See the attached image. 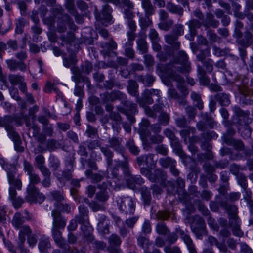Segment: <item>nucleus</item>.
<instances>
[{
  "label": "nucleus",
  "instance_id": "bb28decb",
  "mask_svg": "<svg viewBox=\"0 0 253 253\" xmlns=\"http://www.w3.org/2000/svg\"><path fill=\"white\" fill-rule=\"evenodd\" d=\"M178 37L174 35L172 33L171 34L166 35L165 36V39L166 43L170 45L172 48V50H178L180 47V42L178 41Z\"/></svg>",
  "mask_w": 253,
  "mask_h": 253
},
{
  "label": "nucleus",
  "instance_id": "f257e3e1",
  "mask_svg": "<svg viewBox=\"0 0 253 253\" xmlns=\"http://www.w3.org/2000/svg\"><path fill=\"white\" fill-rule=\"evenodd\" d=\"M158 67L172 80L178 83H183L185 82L183 77L176 73L175 71L182 74L189 71L190 64L188 62V56L184 51H179L177 55L173 57V61L164 65H159Z\"/></svg>",
  "mask_w": 253,
  "mask_h": 253
},
{
  "label": "nucleus",
  "instance_id": "7ed1b4c3",
  "mask_svg": "<svg viewBox=\"0 0 253 253\" xmlns=\"http://www.w3.org/2000/svg\"><path fill=\"white\" fill-rule=\"evenodd\" d=\"M116 202L120 212L125 214L133 215L136 208L134 198L129 196H121L116 198Z\"/></svg>",
  "mask_w": 253,
  "mask_h": 253
},
{
  "label": "nucleus",
  "instance_id": "b1692460",
  "mask_svg": "<svg viewBox=\"0 0 253 253\" xmlns=\"http://www.w3.org/2000/svg\"><path fill=\"white\" fill-rule=\"evenodd\" d=\"M112 9L108 4H105L102 8L101 13L98 18L99 20L102 23H109L111 21L112 18L111 15Z\"/></svg>",
  "mask_w": 253,
  "mask_h": 253
},
{
  "label": "nucleus",
  "instance_id": "338daca9",
  "mask_svg": "<svg viewBox=\"0 0 253 253\" xmlns=\"http://www.w3.org/2000/svg\"><path fill=\"white\" fill-rule=\"evenodd\" d=\"M206 23L213 28H217L219 25V22L214 18L211 13H208L206 16Z\"/></svg>",
  "mask_w": 253,
  "mask_h": 253
},
{
  "label": "nucleus",
  "instance_id": "58836bf2",
  "mask_svg": "<svg viewBox=\"0 0 253 253\" xmlns=\"http://www.w3.org/2000/svg\"><path fill=\"white\" fill-rule=\"evenodd\" d=\"M127 89L131 95L136 97V98H138L139 96L138 84L135 81L133 80L128 81Z\"/></svg>",
  "mask_w": 253,
  "mask_h": 253
},
{
  "label": "nucleus",
  "instance_id": "774afa93",
  "mask_svg": "<svg viewBox=\"0 0 253 253\" xmlns=\"http://www.w3.org/2000/svg\"><path fill=\"white\" fill-rule=\"evenodd\" d=\"M8 79L10 84L12 85H17L20 84L24 80V77L19 75L10 74Z\"/></svg>",
  "mask_w": 253,
  "mask_h": 253
},
{
  "label": "nucleus",
  "instance_id": "4468645a",
  "mask_svg": "<svg viewBox=\"0 0 253 253\" xmlns=\"http://www.w3.org/2000/svg\"><path fill=\"white\" fill-rule=\"evenodd\" d=\"M18 236L20 237L21 236L24 238H26L25 236H27V242L30 246L33 247L37 242V236L35 234L32 233V231L29 225H25L21 230L19 231Z\"/></svg>",
  "mask_w": 253,
  "mask_h": 253
},
{
  "label": "nucleus",
  "instance_id": "f3484780",
  "mask_svg": "<svg viewBox=\"0 0 253 253\" xmlns=\"http://www.w3.org/2000/svg\"><path fill=\"white\" fill-rule=\"evenodd\" d=\"M176 232L186 246L189 252L196 248L187 230H183L179 228H176Z\"/></svg>",
  "mask_w": 253,
  "mask_h": 253
},
{
  "label": "nucleus",
  "instance_id": "49530a36",
  "mask_svg": "<svg viewBox=\"0 0 253 253\" xmlns=\"http://www.w3.org/2000/svg\"><path fill=\"white\" fill-rule=\"evenodd\" d=\"M190 96L193 101L194 106L199 110H202L204 108V103L202 100L201 95L195 92H192Z\"/></svg>",
  "mask_w": 253,
  "mask_h": 253
},
{
  "label": "nucleus",
  "instance_id": "9b49d317",
  "mask_svg": "<svg viewBox=\"0 0 253 253\" xmlns=\"http://www.w3.org/2000/svg\"><path fill=\"white\" fill-rule=\"evenodd\" d=\"M53 219L52 228L64 229L66 225V219L62 215L58 209H53L51 211Z\"/></svg>",
  "mask_w": 253,
  "mask_h": 253
},
{
  "label": "nucleus",
  "instance_id": "20e7f679",
  "mask_svg": "<svg viewBox=\"0 0 253 253\" xmlns=\"http://www.w3.org/2000/svg\"><path fill=\"white\" fill-rule=\"evenodd\" d=\"M188 223L190 225L192 231L198 239H202V232L205 228V223L203 218L199 215L188 217Z\"/></svg>",
  "mask_w": 253,
  "mask_h": 253
},
{
  "label": "nucleus",
  "instance_id": "423d86ee",
  "mask_svg": "<svg viewBox=\"0 0 253 253\" xmlns=\"http://www.w3.org/2000/svg\"><path fill=\"white\" fill-rule=\"evenodd\" d=\"M61 229L51 228L52 236L56 245L62 249L63 253H71L70 247L62 236Z\"/></svg>",
  "mask_w": 253,
  "mask_h": 253
},
{
  "label": "nucleus",
  "instance_id": "6e6d98bb",
  "mask_svg": "<svg viewBox=\"0 0 253 253\" xmlns=\"http://www.w3.org/2000/svg\"><path fill=\"white\" fill-rule=\"evenodd\" d=\"M77 61L76 56L73 54H70L68 57L63 58V64L65 67L70 68L72 66H74Z\"/></svg>",
  "mask_w": 253,
  "mask_h": 253
},
{
  "label": "nucleus",
  "instance_id": "72a5a7b5",
  "mask_svg": "<svg viewBox=\"0 0 253 253\" xmlns=\"http://www.w3.org/2000/svg\"><path fill=\"white\" fill-rule=\"evenodd\" d=\"M141 199L144 206L150 205L152 200V197L150 190L146 186H143L140 190Z\"/></svg>",
  "mask_w": 253,
  "mask_h": 253
},
{
  "label": "nucleus",
  "instance_id": "412c9836",
  "mask_svg": "<svg viewBox=\"0 0 253 253\" xmlns=\"http://www.w3.org/2000/svg\"><path fill=\"white\" fill-rule=\"evenodd\" d=\"M43 176L41 184L44 188H49L51 186V171L47 167L39 169Z\"/></svg>",
  "mask_w": 253,
  "mask_h": 253
},
{
  "label": "nucleus",
  "instance_id": "cd10ccee",
  "mask_svg": "<svg viewBox=\"0 0 253 253\" xmlns=\"http://www.w3.org/2000/svg\"><path fill=\"white\" fill-rule=\"evenodd\" d=\"M144 183V181L140 175H131L126 179V183L128 188L134 189L136 185H140Z\"/></svg>",
  "mask_w": 253,
  "mask_h": 253
},
{
  "label": "nucleus",
  "instance_id": "69168bd1",
  "mask_svg": "<svg viewBox=\"0 0 253 253\" xmlns=\"http://www.w3.org/2000/svg\"><path fill=\"white\" fill-rule=\"evenodd\" d=\"M212 50L213 54L217 57L225 56L230 52V49L229 48H226L224 49H221L215 45H213L212 46Z\"/></svg>",
  "mask_w": 253,
  "mask_h": 253
},
{
  "label": "nucleus",
  "instance_id": "7c9ffc66",
  "mask_svg": "<svg viewBox=\"0 0 253 253\" xmlns=\"http://www.w3.org/2000/svg\"><path fill=\"white\" fill-rule=\"evenodd\" d=\"M16 174H9L7 178L8 183L10 185L9 188H13L16 191V189L18 190L21 189L22 183L20 178L16 177Z\"/></svg>",
  "mask_w": 253,
  "mask_h": 253
},
{
  "label": "nucleus",
  "instance_id": "de8ad7c7",
  "mask_svg": "<svg viewBox=\"0 0 253 253\" xmlns=\"http://www.w3.org/2000/svg\"><path fill=\"white\" fill-rule=\"evenodd\" d=\"M49 167L53 171L57 170L60 167V162L59 159L53 155H50L49 159Z\"/></svg>",
  "mask_w": 253,
  "mask_h": 253
},
{
  "label": "nucleus",
  "instance_id": "09e8293b",
  "mask_svg": "<svg viewBox=\"0 0 253 253\" xmlns=\"http://www.w3.org/2000/svg\"><path fill=\"white\" fill-rule=\"evenodd\" d=\"M240 42L243 46H249L253 43V35L251 32L247 31L245 33L244 38L240 40Z\"/></svg>",
  "mask_w": 253,
  "mask_h": 253
},
{
  "label": "nucleus",
  "instance_id": "603ef678",
  "mask_svg": "<svg viewBox=\"0 0 253 253\" xmlns=\"http://www.w3.org/2000/svg\"><path fill=\"white\" fill-rule=\"evenodd\" d=\"M50 243L47 238H42L38 244V247L41 253H46V250L50 248Z\"/></svg>",
  "mask_w": 253,
  "mask_h": 253
},
{
  "label": "nucleus",
  "instance_id": "a878e982",
  "mask_svg": "<svg viewBox=\"0 0 253 253\" xmlns=\"http://www.w3.org/2000/svg\"><path fill=\"white\" fill-rule=\"evenodd\" d=\"M24 216L19 212H16L13 217L11 223L16 229L21 231L22 228L25 225H23L25 221Z\"/></svg>",
  "mask_w": 253,
  "mask_h": 253
},
{
  "label": "nucleus",
  "instance_id": "dca6fc26",
  "mask_svg": "<svg viewBox=\"0 0 253 253\" xmlns=\"http://www.w3.org/2000/svg\"><path fill=\"white\" fill-rule=\"evenodd\" d=\"M223 141L229 146H232L235 150L238 151H244L246 156L250 157L247 151L245 150V146L241 140L235 139L232 137H228L227 136L223 137Z\"/></svg>",
  "mask_w": 253,
  "mask_h": 253
},
{
  "label": "nucleus",
  "instance_id": "aec40b11",
  "mask_svg": "<svg viewBox=\"0 0 253 253\" xmlns=\"http://www.w3.org/2000/svg\"><path fill=\"white\" fill-rule=\"evenodd\" d=\"M229 219V228H232L233 234L236 236H242L243 232L240 229V219L239 217H230Z\"/></svg>",
  "mask_w": 253,
  "mask_h": 253
},
{
  "label": "nucleus",
  "instance_id": "5701e85b",
  "mask_svg": "<svg viewBox=\"0 0 253 253\" xmlns=\"http://www.w3.org/2000/svg\"><path fill=\"white\" fill-rule=\"evenodd\" d=\"M153 157L154 155L151 154L140 156L136 158L137 163L139 166L145 165L152 168L154 166Z\"/></svg>",
  "mask_w": 253,
  "mask_h": 253
},
{
  "label": "nucleus",
  "instance_id": "0e129e2a",
  "mask_svg": "<svg viewBox=\"0 0 253 253\" xmlns=\"http://www.w3.org/2000/svg\"><path fill=\"white\" fill-rule=\"evenodd\" d=\"M60 39L63 42L67 44H70L75 40V35L72 32H68L66 35H62Z\"/></svg>",
  "mask_w": 253,
  "mask_h": 253
},
{
  "label": "nucleus",
  "instance_id": "680f3d73",
  "mask_svg": "<svg viewBox=\"0 0 253 253\" xmlns=\"http://www.w3.org/2000/svg\"><path fill=\"white\" fill-rule=\"evenodd\" d=\"M211 56L210 48L207 47L205 49L201 50L199 53L197 54V59L200 62L207 60L206 57Z\"/></svg>",
  "mask_w": 253,
  "mask_h": 253
},
{
  "label": "nucleus",
  "instance_id": "6ab92c4d",
  "mask_svg": "<svg viewBox=\"0 0 253 253\" xmlns=\"http://www.w3.org/2000/svg\"><path fill=\"white\" fill-rule=\"evenodd\" d=\"M6 63L7 68L12 72L19 70L24 72L27 69V66L25 63H22L21 61H19L13 58L6 60Z\"/></svg>",
  "mask_w": 253,
  "mask_h": 253
},
{
  "label": "nucleus",
  "instance_id": "052dcab7",
  "mask_svg": "<svg viewBox=\"0 0 253 253\" xmlns=\"http://www.w3.org/2000/svg\"><path fill=\"white\" fill-rule=\"evenodd\" d=\"M156 230L158 234L162 235H167L169 232L166 224L163 222H160L157 224Z\"/></svg>",
  "mask_w": 253,
  "mask_h": 253
},
{
  "label": "nucleus",
  "instance_id": "4d7b16f0",
  "mask_svg": "<svg viewBox=\"0 0 253 253\" xmlns=\"http://www.w3.org/2000/svg\"><path fill=\"white\" fill-rule=\"evenodd\" d=\"M133 43H125L124 46V55L129 59L133 60L135 57V52L132 46Z\"/></svg>",
  "mask_w": 253,
  "mask_h": 253
},
{
  "label": "nucleus",
  "instance_id": "0eeeda50",
  "mask_svg": "<svg viewBox=\"0 0 253 253\" xmlns=\"http://www.w3.org/2000/svg\"><path fill=\"white\" fill-rule=\"evenodd\" d=\"M23 169L28 176L29 183L28 186H36V185L41 183L42 180L40 176L36 173L33 165L25 159L23 161Z\"/></svg>",
  "mask_w": 253,
  "mask_h": 253
},
{
  "label": "nucleus",
  "instance_id": "c756f323",
  "mask_svg": "<svg viewBox=\"0 0 253 253\" xmlns=\"http://www.w3.org/2000/svg\"><path fill=\"white\" fill-rule=\"evenodd\" d=\"M197 72L199 76V79L201 84L204 86L209 85L210 79L206 75V71L204 68L198 65L197 66Z\"/></svg>",
  "mask_w": 253,
  "mask_h": 253
},
{
  "label": "nucleus",
  "instance_id": "f8f14e48",
  "mask_svg": "<svg viewBox=\"0 0 253 253\" xmlns=\"http://www.w3.org/2000/svg\"><path fill=\"white\" fill-rule=\"evenodd\" d=\"M79 213L75 218L77 220L79 224L84 225L85 227L88 226L89 222V211L88 208L84 205L78 207Z\"/></svg>",
  "mask_w": 253,
  "mask_h": 253
},
{
  "label": "nucleus",
  "instance_id": "39448f33",
  "mask_svg": "<svg viewBox=\"0 0 253 253\" xmlns=\"http://www.w3.org/2000/svg\"><path fill=\"white\" fill-rule=\"evenodd\" d=\"M27 195L25 200L30 203L42 204L45 200V197L44 194L40 192L36 186H28L27 188Z\"/></svg>",
  "mask_w": 253,
  "mask_h": 253
},
{
  "label": "nucleus",
  "instance_id": "473e14b6",
  "mask_svg": "<svg viewBox=\"0 0 253 253\" xmlns=\"http://www.w3.org/2000/svg\"><path fill=\"white\" fill-rule=\"evenodd\" d=\"M100 150L103 155L105 157V159L108 167H109L112 166L114 153L110 149V147L107 146H101Z\"/></svg>",
  "mask_w": 253,
  "mask_h": 253
},
{
  "label": "nucleus",
  "instance_id": "37998d69",
  "mask_svg": "<svg viewBox=\"0 0 253 253\" xmlns=\"http://www.w3.org/2000/svg\"><path fill=\"white\" fill-rule=\"evenodd\" d=\"M164 50L165 52H159L157 55V57L162 62L166 61L168 59L169 56H173L174 54L173 51L169 46H166L164 47Z\"/></svg>",
  "mask_w": 253,
  "mask_h": 253
},
{
  "label": "nucleus",
  "instance_id": "ddd939ff",
  "mask_svg": "<svg viewBox=\"0 0 253 253\" xmlns=\"http://www.w3.org/2000/svg\"><path fill=\"white\" fill-rule=\"evenodd\" d=\"M100 46L102 48L100 52L104 56H110V55L116 56L117 54L116 52L114 51L117 48V44L112 38L109 42H101Z\"/></svg>",
  "mask_w": 253,
  "mask_h": 253
},
{
  "label": "nucleus",
  "instance_id": "e2e57ef3",
  "mask_svg": "<svg viewBox=\"0 0 253 253\" xmlns=\"http://www.w3.org/2000/svg\"><path fill=\"white\" fill-rule=\"evenodd\" d=\"M26 23V20L23 18H20L16 20L15 33L21 34L23 33L24 27Z\"/></svg>",
  "mask_w": 253,
  "mask_h": 253
},
{
  "label": "nucleus",
  "instance_id": "393cba45",
  "mask_svg": "<svg viewBox=\"0 0 253 253\" xmlns=\"http://www.w3.org/2000/svg\"><path fill=\"white\" fill-rule=\"evenodd\" d=\"M219 204L223 209L227 211L229 217H236L238 216V208L235 205L229 204L227 201L223 200L221 201Z\"/></svg>",
  "mask_w": 253,
  "mask_h": 253
},
{
  "label": "nucleus",
  "instance_id": "f704fd0d",
  "mask_svg": "<svg viewBox=\"0 0 253 253\" xmlns=\"http://www.w3.org/2000/svg\"><path fill=\"white\" fill-rule=\"evenodd\" d=\"M71 71L73 74L72 79L76 84H79L82 81H84L85 77L82 75V70L78 67L73 66L71 68Z\"/></svg>",
  "mask_w": 253,
  "mask_h": 253
},
{
  "label": "nucleus",
  "instance_id": "3c124183",
  "mask_svg": "<svg viewBox=\"0 0 253 253\" xmlns=\"http://www.w3.org/2000/svg\"><path fill=\"white\" fill-rule=\"evenodd\" d=\"M151 16H144L140 15L139 16V24L142 29H146L148 26L152 24L151 19L150 18Z\"/></svg>",
  "mask_w": 253,
  "mask_h": 253
},
{
  "label": "nucleus",
  "instance_id": "e433bc0d",
  "mask_svg": "<svg viewBox=\"0 0 253 253\" xmlns=\"http://www.w3.org/2000/svg\"><path fill=\"white\" fill-rule=\"evenodd\" d=\"M214 98L221 106H228L230 104L229 95L224 93H217L214 95Z\"/></svg>",
  "mask_w": 253,
  "mask_h": 253
},
{
  "label": "nucleus",
  "instance_id": "2eb2a0df",
  "mask_svg": "<svg viewBox=\"0 0 253 253\" xmlns=\"http://www.w3.org/2000/svg\"><path fill=\"white\" fill-rule=\"evenodd\" d=\"M0 127L5 128L8 136L17 132L13 127L12 116L11 115L0 116Z\"/></svg>",
  "mask_w": 253,
  "mask_h": 253
},
{
  "label": "nucleus",
  "instance_id": "a18cd8bd",
  "mask_svg": "<svg viewBox=\"0 0 253 253\" xmlns=\"http://www.w3.org/2000/svg\"><path fill=\"white\" fill-rule=\"evenodd\" d=\"M159 163L160 165L164 168L169 169L173 167L174 165H176V161L169 157L166 158H162L159 159Z\"/></svg>",
  "mask_w": 253,
  "mask_h": 253
},
{
  "label": "nucleus",
  "instance_id": "c03bdc74",
  "mask_svg": "<svg viewBox=\"0 0 253 253\" xmlns=\"http://www.w3.org/2000/svg\"><path fill=\"white\" fill-rule=\"evenodd\" d=\"M136 79L138 82H142L145 85L151 86L155 80V78L151 75L147 74L145 76L138 75Z\"/></svg>",
  "mask_w": 253,
  "mask_h": 253
},
{
  "label": "nucleus",
  "instance_id": "4c0bfd02",
  "mask_svg": "<svg viewBox=\"0 0 253 253\" xmlns=\"http://www.w3.org/2000/svg\"><path fill=\"white\" fill-rule=\"evenodd\" d=\"M141 6L146 15L152 16L155 14V7L153 5L150 0H144L141 1Z\"/></svg>",
  "mask_w": 253,
  "mask_h": 253
},
{
  "label": "nucleus",
  "instance_id": "8fccbe9b",
  "mask_svg": "<svg viewBox=\"0 0 253 253\" xmlns=\"http://www.w3.org/2000/svg\"><path fill=\"white\" fill-rule=\"evenodd\" d=\"M126 147L129 150L130 152L134 155H138L140 152L138 147L135 145L133 139L129 138L126 142Z\"/></svg>",
  "mask_w": 253,
  "mask_h": 253
},
{
  "label": "nucleus",
  "instance_id": "c9c22d12",
  "mask_svg": "<svg viewBox=\"0 0 253 253\" xmlns=\"http://www.w3.org/2000/svg\"><path fill=\"white\" fill-rule=\"evenodd\" d=\"M0 165L6 171L7 177L9 174H16L17 169L15 166L13 164L6 162L2 157H0Z\"/></svg>",
  "mask_w": 253,
  "mask_h": 253
},
{
  "label": "nucleus",
  "instance_id": "79ce46f5",
  "mask_svg": "<svg viewBox=\"0 0 253 253\" xmlns=\"http://www.w3.org/2000/svg\"><path fill=\"white\" fill-rule=\"evenodd\" d=\"M59 146L58 142L55 139H49L46 141V148H43L41 145L38 146V148L40 149V152H42L46 151H54L57 149Z\"/></svg>",
  "mask_w": 253,
  "mask_h": 253
},
{
  "label": "nucleus",
  "instance_id": "13d9d810",
  "mask_svg": "<svg viewBox=\"0 0 253 253\" xmlns=\"http://www.w3.org/2000/svg\"><path fill=\"white\" fill-rule=\"evenodd\" d=\"M108 242L111 246L119 247L122 243V240L119 235L112 234L108 238Z\"/></svg>",
  "mask_w": 253,
  "mask_h": 253
},
{
  "label": "nucleus",
  "instance_id": "4be33fe9",
  "mask_svg": "<svg viewBox=\"0 0 253 253\" xmlns=\"http://www.w3.org/2000/svg\"><path fill=\"white\" fill-rule=\"evenodd\" d=\"M136 101L140 106L145 107L147 104H151L154 102L152 96L151 95L149 89H145L142 94L141 98L139 96L136 98Z\"/></svg>",
  "mask_w": 253,
  "mask_h": 253
},
{
  "label": "nucleus",
  "instance_id": "2f4dec72",
  "mask_svg": "<svg viewBox=\"0 0 253 253\" xmlns=\"http://www.w3.org/2000/svg\"><path fill=\"white\" fill-rule=\"evenodd\" d=\"M9 198L12 201L14 207L16 208H19L24 203L23 198L21 197H17V192L13 188L9 189Z\"/></svg>",
  "mask_w": 253,
  "mask_h": 253
},
{
  "label": "nucleus",
  "instance_id": "5fc2aeb1",
  "mask_svg": "<svg viewBox=\"0 0 253 253\" xmlns=\"http://www.w3.org/2000/svg\"><path fill=\"white\" fill-rule=\"evenodd\" d=\"M116 5H120L124 9H134V4L129 0H113Z\"/></svg>",
  "mask_w": 253,
  "mask_h": 253
},
{
  "label": "nucleus",
  "instance_id": "6e6552de",
  "mask_svg": "<svg viewBox=\"0 0 253 253\" xmlns=\"http://www.w3.org/2000/svg\"><path fill=\"white\" fill-rule=\"evenodd\" d=\"M59 21L57 22V30L59 33H64L67 30L66 24H68L70 29L74 31L77 29L72 19L66 13H61L58 17Z\"/></svg>",
  "mask_w": 253,
  "mask_h": 253
},
{
  "label": "nucleus",
  "instance_id": "ea45409f",
  "mask_svg": "<svg viewBox=\"0 0 253 253\" xmlns=\"http://www.w3.org/2000/svg\"><path fill=\"white\" fill-rule=\"evenodd\" d=\"M9 137L13 141L15 150L18 152H22L24 150V147L21 146L22 142L20 137L17 132L14 133Z\"/></svg>",
  "mask_w": 253,
  "mask_h": 253
},
{
  "label": "nucleus",
  "instance_id": "9d476101",
  "mask_svg": "<svg viewBox=\"0 0 253 253\" xmlns=\"http://www.w3.org/2000/svg\"><path fill=\"white\" fill-rule=\"evenodd\" d=\"M164 135L172 141V145L176 149L177 153L180 157L183 159L187 158L186 154L181 149L179 142L176 137L174 132L170 129L167 128L164 131Z\"/></svg>",
  "mask_w": 253,
  "mask_h": 253
},
{
  "label": "nucleus",
  "instance_id": "bf43d9fd",
  "mask_svg": "<svg viewBox=\"0 0 253 253\" xmlns=\"http://www.w3.org/2000/svg\"><path fill=\"white\" fill-rule=\"evenodd\" d=\"M239 131L241 136L244 139L248 138L251 135V128L248 125H246L244 126H240L239 127Z\"/></svg>",
  "mask_w": 253,
  "mask_h": 253
},
{
  "label": "nucleus",
  "instance_id": "c85d7f7f",
  "mask_svg": "<svg viewBox=\"0 0 253 253\" xmlns=\"http://www.w3.org/2000/svg\"><path fill=\"white\" fill-rule=\"evenodd\" d=\"M167 10L173 14L181 16L183 15L184 9L182 7L179 5H176L171 1H169L166 4Z\"/></svg>",
  "mask_w": 253,
  "mask_h": 253
},
{
  "label": "nucleus",
  "instance_id": "a19ab883",
  "mask_svg": "<svg viewBox=\"0 0 253 253\" xmlns=\"http://www.w3.org/2000/svg\"><path fill=\"white\" fill-rule=\"evenodd\" d=\"M146 36L140 35L139 38L137 40V49L142 54L146 53L148 51V45L145 40Z\"/></svg>",
  "mask_w": 253,
  "mask_h": 253
},
{
  "label": "nucleus",
  "instance_id": "f03ea898",
  "mask_svg": "<svg viewBox=\"0 0 253 253\" xmlns=\"http://www.w3.org/2000/svg\"><path fill=\"white\" fill-rule=\"evenodd\" d=\"M112 97H114V101L116 100L121 101L122 104L126 108L120 107L118 108V110L121 113L125 114L131 123H134L135 122L134 116L137 112V104L126 100V95L118 90L112 91Z\"/></svg>",
  "mask_w": 253,
  "mask_h": 253
},
{
  "label": "nucleus",
  "instance_id": "864d4df0",
  "mask_svg": "<svg viewBox=\"0 0 253 253\" xmlns=\"http://www.w3.org/2000/svg\"><path fill=\"white\" fill-rule=\"evenodd\" d=\"M45 160L42 154L36 155L34 158V165L37 169H40L45 167Z\"/></svg>",
  "mask_w": 253,
  "mask_h": 253
},
{
  "label": "nucleus",
  "instance_id": "1a4fd4ad",
  "mask_svg": "<svg viewBox=\"0 0 253 253\" xmlns=\"http://www.w3.org/2000/svg\"><path fill=\"white\" fill-rule=\"evenodd\" d=\"M108 147L113 149L117 153L124 157L126 153V149L123 146V139L119 137L113 136L108 138Z\"/></svg>",
  "mask_w": 253,
  "mask_h": 253
},
{
  "label": "nucleus",
  "instance_id": "a211bd4d",
  "mask_svg": "<svg viewBox=\"0 0 253 253\" xmlns=\"http://www.w3.org/2000/svg\"><path fill=\"white\" fill-rule=\"evenodd\" d=\"M167 178V173L160 169H155L152 172L149 177V180L153 183H164L165 180Z\"/></svg>",
  "mask_w": 253,
  "mask_h": 253
}]
</instances>
